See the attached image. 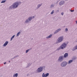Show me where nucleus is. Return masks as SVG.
Listing matches in <instances>:
<instances>
[{"label": "nucleus", "instance_id": "nucleus-1", "mask_svg": "<svg viewBox=\"0 0 77 77\" xmlns=\"http://www.w3.org/2000/svg\"><path fill=\"white\" fill-rule=\"evenodd\" d=\"M22 3L21 2H16L14 3L11 6L10 8L11 9L12 8V7L13 9H16L18 7V6L19 5H20Z\"/></svg>", "mask_w": 77, "mask_h": 77}, {"label": "nucleus", "instance_id": "nucleus-2", "mask_svg": "<svg viewBox=\"0 0 77 77\" xmlns=\"http://www.w3.org/2000/svg\"><path fill=\"white\" fill-rule=\"evenodd\" d=\"M35 18L34 16H31L29 17L27 19H26L25 21V24H28L31 21V20Z\"/></svg>", "mask_w": 77, "mask_h": 77}, {"label": "nucleus", "instance_id": "nucleus-3", "mask_svg": "<svg viewBox=\"0 0 77 77\" xmlns=\"http://www.w3.org/2000/svg\"><path fill=\"white\" fill-rule=\"evenodd\" d=\"M68 42L67 43H66V42H64L60 46V48H61V49H64V48H66V45H68Z\"/></svg>", "mask_w": 77, "mask_h": 77}, {"label": "nucleus", "instance_id": "nucleus-4", "mask_svg": "<svg viewBox=\"0 0 77 77\" xmlns=\"http://www.w3.org/2000/svg\"><path fill=\"white\" fill-rule=\"evenodd\" d=\"M43 71V67H40L37 69L35 71V73H38V72H41Z\"/></svg>", "mask_w": 77, "mask_h": 77}, {"label": "nucleus", "instance_id": "nucleus-5", "mask_svg": "<svg viewBox=\"0 0 77 77\" xmlns=\"http://www.w3.org/2000/svg\"><path fill=\"white\" fill-rule=\"evenodd\" d=\"M64 38H63V36H60L57 39V41L59 42V43H60L61 42H62L63 41Z\"/></svg>", "mask_w": 77, "mask_h": 77}, {"label": "nucleus", "instance_id": "nucleus-6", "mask_svg": "<svg viewBox=\"0 0 77 77\" xmlns=\"http://www.w3.org/2000/svg\"><path fill=\"white\" fill-rule=\"evenodd\" d=\"M64 60V57L62 55L60 56L58 58V62H62Z\"/></svg>", "mask_w": 77, "mask_h": 77}, {"label": "nucleus", "instance_id": "nucleus-7", "mask_svg": "<svg viewBox=\"0 0 77 77\" xmlns=\"http://www.w3.org/2000/svg\"><path fill=\"white\" fill-rule=\"evenodd\" d=\"M67 64H68V63L66 61H63L61 63L60 65L62 67H65L67 65Z\"/></svg>", "mask_w": 77, "mask_h": 77}, {"label": "nucleus", "instance_id": "nucleus-8", "mask_svg": "<svg viewBox=\"0 0 77 77\" xmlns=\"http://www.w3.org/2000/svg\"><path fill=\"white\" fill-rule=\"evenodd\" d=\"M65 2L64 0H62L59 2V5L60 6H62L65 4Z\"/></svg>", "mask_w": 77, "mask_h": 77}, {"label": "nucleus", "instance_id": "nucleus-9", "mask_svg": "<svg viewBox=\"0 0 77 77\" xmlns=\"http://www.w3.org/2000/svg\"><path fill=\"white\" fill-rule=\"evenodd\" d=\"M61 30V29L59 28L57 29L54 32V34H56L57 33L59 32H60Z\"/></svg>", "mask_w": 77, "mask_h": 77}, {"label": "nucleus", "instance_id": "nucleus-10", "mask_svg": "<svg viewBox=\"0 0 77 77\" xmlns=\"http://www.w3.org/2000/svg\"><path fill=\"white\" fill-rule=\"evenodd\" d=\"M77 50V45L75 46L72 49V50L73 51H75V50Z\"/></svg>", "mask_w": 77, "mask_h": 77}, {"label": "nucleus", "instance_id": "nucleus-11", "mask_svg": "<svg viewBox=\"0 0 77 77\" xmlns=\"http://www.w3.org/2000/svg\"><path fill=\"white\" fill-rule=\"evenodd\" d=\"M68 53H66L64 54L63 57H64V58H66V57H68Z\"/></svg>", "mask_w": 77, "mask_h": 77}, {"label": "nucleus", "instance_id": "nucleus-12", "mask_svg": "<svg viewBox=\"0 0 77 77\" xmlns=\"http://www.w3.org/2000/svg\"><path fill=\"white\" fill-rule=\"evenodd\" d=\"M42 5V4H38V5H37V7L36 8V9H38Z\"/></svg>", "mask_w": 77, "mask_h": 77}, {"label": "nucleus", "instance_id": "nucleus-13", "mask_svg": "<svg viewBox=\"0 0 77 77\" xmlns=\"http://www.w3.org/2000/svg\"><path fill=\"white\" fill-rule=\"evenodd\" d=\"M9 43V42L8 41H6L4 44L3 45V46H4V47H5V46H6Z\"/></svg>", "mask_w": 77, "mask_h": 77}, {"label": "nucleus", "instance_id": "nucleus-14", "mask_svg": "<svg viewBox=\"0 0 77 77\" xmlns=\"http://www.w3.org/2000/svg\"><path fill=\"white\" fill-rule=\"evenodd\" d=\"M32 63H28L27 65V66L26 68H29V66H30V65H32Z\"/></svg>", "mask_w": 77, "mask_h": 77}, {"label": "nucleus", "instance_id": "nucleus-15", "mask_svg": "<svg viewBox=\"0 0 77 77\" xmlns=\"http://www.w3.org/2000/svg\"><path fill=\"white\" fill-rule=\"evenodd\" d=\"M18 75V73H16L13 76V77H17Z\"/></svg>", "mask_w": 77, "mask_h": 77}, {"label": "nucleus", "instance_id": "nucleus-16", "mask_svg": "<svg viewBox=\"0 0 77 77\" xmlns=\"http://www.w3.org/2000/svg\"><path fill=\"white\" fill-rule=\"evenodd\" d=\"M54 3H53L50 6V8H54Z\"/></svg>", "mask_w": 77, "mask_h": 77}, {"label": "nucleus", "instance_id": "nucleus-17", "mask_svg": "<svg viewBox=\"0 0 77 77\" xmlns=\"http://www.w3.org/2000/svg\"><path fill=\"white\" fill-rule=\"evenodd\" d=\"M32 48H31L29 49L28 50H26V53H28V52H29V51L30 50H32Z\"/></svg>", "mask_w": 77, "mask_h": 77}, {"label": "nucleus", "instance_id": "nucleus-18", "mask_svg": "<svg viewBox=\"0 0 77 77\" xmlns=\"http://www.w3.org/2000/svg\"><path fill=\"white\" fill-rule=\"evenodd\" d=\"M52 36V35L51 34L49 36H47L46 37V38H47V39H48V38H51V37Z\"/></svg>", "mask_w": 77, "mask_h": 77}, {"label": "nucleus", "instance_id": "nucleus-19", "mask_svg": "<svg viewBox=\"0 0 77 77\" xmlns=\"http://www.w3.org/2000/svg\"><path fill=\"white\" fill-rule=\"evenodd\" d=\"M14 38H15V35H14L10 39L11 41H12V39H14Z\"/></svg>", "mask_w": 77, "mask_h": 77}, {"label": "nucleus", "instance_id": "nucleus-20", "mask_svg": "<svg viewBox=\"0 0 77 77\" xmlns=\"http://www.w3.org/2000/svg\"><path fill=\"white\" fill-rule=\"evenodd\" d=\"M73 62V60H69L68 62V63L69 64V63H72Z\"/></svg>", "mask_w": 77, "mask_h": 77}, {"label": "nucleus", "instance_id": "nucleus-21", "mask_svg": "<svg viewBox=\"0 0 77 77\" xmlns=\"http://www.w3.org/2000/svg\"><path fill=\"white\" fill-rule=\"evenodd\" d=\"M6 2V0H2L1 2V3H5V2Z\"/></svg>", "mask_w": 77, "mask_h": 77}, {"label": "nucleus", "instance_id": "nucleus-22", "mask_svg": "<svg viewBox=\"0 0 77 77\" xmlns=\"http://www.w3.org/2000/svg\"><path fill=\"white\" fill-rule=\"evenodd\" d=\"M20 33V32H18L17 34V36H19Z\"/></svg>", "mask_w": 77, "mask_h": 77}, {"label": "nucleus", "instance_id": "nucleus-23", "mask_svg": "<svg viewBox=\"0 0 77 77\" xmlns=\"http://www.w3.org/2000/svg\"><path fill=\"white\" fill-rule=\"evenodd\" d=\"M54 10H52V11L51 13V15H53L54 14Z\"/></svg>", "mask_w": 77, "mask_h": 77}, {"label": "nucleus", "instance_id": "nucleus-24", "mask_svg": "<svg viewBox=\"0 0 77 77\" xmlns=\"http://www.w3.org/2000/svg\"><path fill=\"white\" fill-rule=\"evenodd\" d=\"M48 75H49V73H47L45 74V77H48Z\"/></svg>", "mask_w": 77, "mask_h": 77}, {"label": "nucleus", "instance_id": "nucleus-25", "mask_svg": "<svg viewBox=\"0 0 77 77\" xmlns=\"http://www.w3.org/2000/svg\"><path fill=\"white\" fill-rule=\"evenodd\" d=\"M42 77H45V74L44 73H43L42 75Z\"/></svg>", "mask_w": 77, "mask_h": 77}, {"label": "nucleus", "instance_id": "nucleus-26", "mask_svg": "<svg viewBox=\"0 0 77 77\" xmlns=\"http://www.w3.org/2000/svg\"><path fill=\"white\" fill-rule=\"evenodd\" d=\"M65 32H67L68 31V28H66L65 30Z\"/></svg>", "mask_w": 77, "mask_h": 77}, {"label": "nucleus", "instance_id": "nucleus-27", "mask_svg": "<svg viewBox=\"0 0 77 77\" xmlns=\"http://www.w3.org/2000/svg\"><path fill=\"white\" fill-rule=\"evenodd\" d=\"M60 49H61V48H60H60H57V51H59V50H60Z\"/></svg>", "mask_w": 77, "mask_h": 77}, {"label": "nucleus", "instance_id": "nucleus-28", "mask_svg": "<svg viewBox=\"0 0 77 77\" xmlns=\"http://www.w3.org/2000/svg\"><path fill=\"white\" fill-rule=\"evenodd\" d=\"M19 55H16L15 57H14V58H15V57H19Z\"/></svg>", "mask_w": 77, "mask_h": 77}, {"label": "nucleus", "instance_id": "nucleus-29", "mask_svg": "<svg viewBox=\"0 0 77 77\" xmlns=\"http://www.w3.org/2000/svg\"><path fill=\"white\" fill-rule=\"evenodd\" d=\"M63 14H64L63 12H62L61 13V15H63Z\"/></svg>", "mask_w": 77, "mask_h": 77}, {"label": "nucleus", "instance_id": "nucleus-30", "mask_svg": "<svg viewBox=\"0 0 77 77\" xmlns=\"http://www.w3.org/2000/svg\"><path fill=\"white\" fill-rule=\"evenodd\" d=\"M70 11L72 12H74V10H70Z\"/></svg>", "mask_w": 77, "mask_h": 77}, {"label": "nucleus", "instance_id": "nucleus-31", "mask_svg": "<svg viewBox=\"0 0 77 77\" xmlns=\"http://www.w3.org/2000/svg\"><path fill=\"white\" fill-rule=\"evenodd\" d=\"M14 58H14H14H11V60H12V59H14Z\"/></svg>", "mask_w": 77, "mask_h": 77}, {"label": "nucleus", "instance_id": "nucleus-32", "mask_svg": "<svg viewBox=\"0 0 77 77\" xmlns=\"http://www.w3.org/2000/svg\"><path fill=\"white\" fill-rule=\"evenodd\" d=\"M6 62H5L4 63V64H6Z\"/></svg>", "mask_w": 77, "mask_h": 77}, {"label": "nucleus", "instance_id": "nucleus-33", "mask_svg": "<svg viewBox=\"0 0 77 77\" xmlns=\"http://www.w3.org/2000/svg\"><path fill=\"white\" fill-rule=\"evenodd\" d=\"M75 22H76V24H77V21H76Z\"/></svg>", "mask_w": 77, "mask_h": 77}, {"label": "nucleus", "instance_id": "nucleus-34", "mask_svg": "<svg viewBox=\"0 0 77 77\" xmlns=\"http://www.w3.org/2000/svg\"><path fill=\"white\" fill-rule=\"evenodd\" d=\"M8 62H9V63H10V61H9Z\"/></svg>", "mask_w": 77, "mask_h": 77}, {"label": "nucleus", "instance_id": "nucleus-35", "mask_svg": "<svg viewBox=\"0 0 77 77\" xmlns=\"http://www.w3.org/2000/svg\"><path fill=\"white\" fill-rule=\"evenodd\" d=\"M45 68V66L44 67V68Z\"/></svg>", "mask_w": 77, "mask_h": 77}, {"label": "nucleus", "instance_id": "nucleus-36", "mask_svg": "<svg viewBox=\"0 0 77 77\" xmlns=\"http://www.w3.org/2000/svg\"><path fill=\"white\" fill-rule=\"evenodd\" d=\"M68 0H66V1Z\"/></svg>", "mask_w": 77, "mask_h": 77}]
</instances>
